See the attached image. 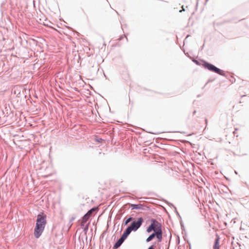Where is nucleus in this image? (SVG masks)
<instances>
[{"label":"nucleus","instance_id":"1","mask_svg":"<svg viewBox=\"0 0 249 249\" xmlns=\"http://www.w3.org/2000/svg\"><path fill=\"white\" fill-rule=\"evenodd\" d=\"M47 224V215L44 212L39 213L36 216V220L34 234L36 238H39L43 232Z\"/></svg>","mask_w":249,"mask_h":249},{"label":"nucleus","instance_id":"2","mask_svg":"<svg viewBox=\"0 0 249 249\" xmlns=\"http://www.w3.org/2000/svg\"><path fill=\"white\" fill-rule=\"evenodd\" d=\"M193 62L198 66H202L205 69L208 70L210 71L214 72L221 76H226L225 71L204 59H194L193 60Z\"/></svg>","mask_w":249,"mask_h":249},{"label":"nucleus","instance_id":"3","mask_svg":"<svg viewBox=\"0 0 249 249\" xmlns=\"http://www.w3.org/2000/svg\"><path fill=\"white\" fill-rule=\"evenodd\" d=\"M151 222L150 224L146 228V232L150 233L153 231H158L162 230V226L161 223L159 222L157 220L154 218H151L150 220Z\"/></svg>","mask_w":249,"mask_h":249},{"label":"nucleus","instance_id":"4","mask_svg":"<svg viewBox=\"0 0 249 249\" xmlns=\"http://www.w3.org/2000/svg\"><path fill=\"white\" fill-rule=\"evenodd\" d=\"M144 219L142 217H139L137 220H133L131 224L128 226L132 231H136L142 225Z\"/></svg>","mask_w":249,"mask_h":249},{"label":"nucleus","instance_id":"5","mask_svg":"<svg viewBox=\"0 0 249 249\" xmlns=\"http://www.w3.org/2000/svg\"><path fill=\"white\" fill-rule=\"evenodd\" d=\"M98 208L97 207L94 206L90 209L82 217V221L84 222H87L89 218L90 215L93 212L96 213L98 211Z\"/></svg>","mask_w":249,"mask_h":249},{"label":"nucleus","instance_id":"6","mask_svg":"<svg viewBox=\"0 0 249 249\" xmlns=\"http://www.w3.org/2000/svg\"><path fill=\"white\" fill-rule=\"evenodd\" d=\"M129 208L132 210H146L149 209V207L147 206H143L142 204H131Z\"/></svg>","mask_w":249,"mask_h":249},{"label":"nucleus","instance_id":"7","mask_svg":"<svg viewBox=\"0 0 249 249\" xmlns=\"http://www.w3.org/2000/svg\"><path fill=\"white\" fill-rule=\"evenodd\" d=\"M220 236L218 234H216L215 238L213 245V249H220Z\"/></svg>","mask_w":249,"mask_h":249},{"label":"nucleus","instance_id":"8","mask_svg":"<svg viewBox=\"0 0 249 249\" xmlns=\"http://www.w3.org/2000/svg\"><path fill=\"white\" fill-rule=\"evenodd\" d=\"M131 230L128 228V227H126V228L124 231L123 233L121 235V237L124 240H125V239L127 238V237L129 236V235L131 232Z\"/></svg>","mask_w":249,"mask_h":249},{"label":"nucleus","instance_id":"9","mask_svg":"<svg viewBox=\"0 0 249 249\" xmlns=\"http://www.w3.org/2000/svg\"><path fill=\"white\" fill-rule=\"evenodd\" d=\"M124 241L125 240H124L122 238L120 237L113 245V249H117L119 248Z\"/></svg>","mask_w":249,"mask_h":249},{"label":"nucleus","instance_id":"10","mask_svg":"<svg viewBox=\"0 0 249 249\" xmlns=\"http://www.w3.org/2000/svg\"><path fill=\"white\" fill-rule=\"evenodd\" d=\"M86 222H84V221H82V223L80 224L81 228L83 230V231L84 232V234L85 235H87V232L89 230V222L86 225Z\"/></svg>","mask_w":249,"mask_h":249},{"label":"nucleus","instance_id":"11","mask_svg":"<svg viewBox=\"0 0 249 249\" xmlns=\"http://www.w3.org/2000/svg\"><path fill=\"white\" fill-rule=\"evenodd\" d=\"M156 235L155 237L157 238V241L159 242H160L162 241V230L160 231H156Z\"/></svg>","mask_w":249,"mask_h":249},{"label":"nucleus","instance_id":"12","mask_svg":"<svg viewBox=\"0 0 249 249\" xmlns=\"http://www.w3.org/2000/svg\"><path fill=\"white\" fill-rule=\"evenodd\" d=\"M133 219V218L132 216H129L127 218L125 217L123 220L122 226L127 225L129 222L132 221Z\"/></svg>","mask_w":249,"mask_h":249},{"label":"nucleus","instance_id":"13","mask_svg":"<svg viewBox=\"0 0 249 249\" xmlns=\"http://www.w3.org/2000/svg\"><path fill=\"white\" fill-rule=\"evenodd\" d=\"M156 235V231H153L151 234L149 235V236L146 238V242H149L150 241H152Z\"/></svg>","mask_w":249,"mask_h":249},{"label":"nucleus","instance_id":"14","mask_svg":"<svg viewBox=\"0 0 249 249\" xmlns=\"http://www.w3.org/2000/svg\"><path fill=\"white\" fill-rule=\"evenodd\" d=\"M180 224L181 230H182V234H183L184 232H185V229L184 224H183L182 220H180Z\"/></svg>","mask_w":249,"mask_h":249},{"label":"nucleus","instance_id":"15","mask_svg":"<svg viewBox=\"0 0 249 249\" xmlns=\"http://www.w3.org/2000/svg\"><path fill=\"white\" fill-rule=\"evenodd\" d=\"M95 141L98 143H102L104 141V140L100 138H97L95 139Z\"/></svg>","mask_w":249,"mask_h":249},{"label":"nucleus","instance_id":"16","mask_svg":"<svg viewBox=\"0 0 249 249\" xmlns=\"http://www.w3.org/2000/svg\"><path fill=\"white\" fill-rule=\"evenodd\" d=\"M166 203L167 204H168V206H169L170 207H173L174 209H175V207H176L173 204H172V203L171 202H169V201H168L167 200H165Z\"/></svg>","mask_w":249,"mask_h":249},{"label":"nucleus","instance_id":"17","mask_svg":"<svg viewBox=\"0 0 249 249\" xmlns=\"http://www.w3.org/2000/svg\"><path fill=\"white\" fill-rule=\"evenodd\" d=\"M175 212L176 213V214L178 215V218L180 219V220H182L181 219V216L180 215L179 213H178V212L177 211V208L176 207H175Z\"/></svg>","mask_w":249,"mask_h":249},{"label":"nucleus","instance_id":"18","mask_svg":"<svg viewBox=\"0 0 249 249\" xmlns=\"http://www.w3.org/2000/svg\"><path fill=\"white\" fill-rule=\"evenodd\" d=\"M156 243L155 242L154 243H153L151 246H150V247H148V248L147 249H154V247H155L156 246Z\"/></svg>","mask_w":249,"mask_h":249},{"label":"nucleus","instance_id":"19","mask_svg":"<svg viewBox=\"0 0 249 249\" xmlns=\"http://www.w3.org/2000/svg\"><path fill=\"white\" fill-rule=\"evenodd\" d=\"M75 219V216H72L71 218L70 219V222H71L72 221H73Z\"/></svg>","mask_w":249,"mask_h":249},{"label":"nucleus","instance_id":"20","mask_svg":"<svg viewBox=\"0 0 249 249\" xmlns=\"http://www.w3.org/2000/svg\"><path fill=\"white\" fill-rule=\"evenodd\" d=\"M124 35L120 36L118 39H119V40H121L124 38Z\"/></svg>","mask_w":249,"mask_h":249},{"label":"nucleus","instance_id":"21","mask_svg":"<svg viewBox=\"0 0 249 249\" xmlns=\"http://www.w3.org/2000/svg\"><path fill=\"white\" fill-rule=\"evenodd\" d=\"M183 237L184 238V236H186V231H185V232H184V234H183Z\"/></svg>","mask_w":249,"mask_h":249},{"label":"nucleus","instance_id":"22","mask_svg":"<svg viewBox=\"0 0 249 249\" xmlns=\"http://www.w3.org/2000/svg\"><path fill=\"white\" fill-rule=\"evenodd\" d=\"M20 95V92H18V93L17 94V97H19Z\"/></svg>","mask_w":249,"mask_h":249},{"label":"nucleus","instance_id":"23","mask_svg":"<svg viewBox=\"0 0 249 249\" xmlns=\"http://www.w3.org/2000/svg\"><path fill=\"white\" fill-rule=\"evenodd\" d=\"M230 21V20H226L225 21H224L225 23H226V22H229Z\"/></svg>","mask_w":249,"mask_h":249},{"label":"nucleus","instance_id":"24","mask_svg":"<svg viewBox=\"0 0 249 249\" xmlns=\"http://www.w3.org/2000/svg\"><path fill=\"white\" fill-rule=\"evenodd\" d=\"M196 113V110H194L193 113V115H194Z\"/></svg>","mask_w":249,"mask_h":249},{"label":"nucleus","instance_id":"25","mask_svg":"<svg viewBox=\"0 0 249 249\" xmlns=\"http://www.w3.org/2000/svg\"><path fill=\"white\" fill-rule=\"evenodd\" d=\"M179 132L180 133H183V134L185 133V132H184V131H179Z\"/></svg>","mask_w":249,"mask_h":249},{"label":"nucleus","instance_id":"26","mask_svg":"<svg viewBox=\"0 0 249 249\" xmlns=\"http://www.w3.org/2000/svg\"><path fill=\"white\" fill-rule=\"evenodd\" d=\"M204 46V44H203V45H202V46L201 47V50H202V49H203V48Z\"/></svg>","mask_w":249,"mask_h":249},{"label":"nucleus","instance_id":"27","mask_svg":"<svg viewBox=\"0 0 249 249\" xmlns=\"http://www.w3.org/2000/svg\"><path fill=\"white\" fill-rule=\"evenodd\" d=\"M182 11H185V9H184L183 8V9H182ZM181 11H182V10L179 11V12H181Z\"/></svg>","mask_w":249,"mask_h":249},{"label":"nucleus","instance_id":"28","mask_svg":"<svg viewBox=\"0 0 249 249\" xmlns=\"http://www.w3.org/2000/svg\"><path fill=\"white\" fill-rule=\"evenodd\" d=\"M190 249H191V244L189 243Z\"/></svg>","mask_w":249,"mask_h":249},{"label":"nucleus","instance_id":"29","mask_svg":"<svg viewBox=\"0 0 249 249\" xmlns=\"http://www.w3.org/2000/svg\"><path fill=\"white\" fill-rule=\"evenodd\" d=\"M197 1H198V0H197ZM198 5V1H197V3H196V6H197Z\"/></svg>","mask_w":249,"mask_h":249},{"label":"nucleus","instance_id":"30","mask_svg":"<svg viewBox=\"0 0 249 249\" xmlns=\"http://www.w3.org/2000/svg\"><path fill=\"white\" fill-rule=\"evenodd\" d=\"M149 133H151V134H154V133L152 132H149Z\"/></svg>","mask_w":249,"mask_h":249},{"label":"nucleus","instance_id":"31","mask_svg":"<svg viewBox=\"0 0 249 249\" xmlns=\"http://www.w3.org/2000/svg\"><path fill=\"white\" fill-rule=\"evenodd\" d=\"M244 96H246V95H242V96H241V97H244Z\"/></svg>","mask_w":249,"mask_h":249},{"label":"nucleus","instance_id":"32","mask_svg":"<svg viewBox=\"0 0 249 249\" xmlns=\"http://www.w3.org/2000/svg\"><path fill=\"white\" fill-rule=\"evenodd\" d=\"M205 122L206 123H207V120L206 119H205Z\"/></svg>","mask_w":249,"mask_h":249},{"label":"nucleus","instance_id":"33","mask_svg":"<svg viewBox=\"0 0 249 249\" xmlns=\"http://www.w3.org/2000/svg\"><path fill=\"white\" fill-rule=\"evenodd\" d=\"M235 173L236 174H237V172L236 171H235Z\"/></svg>","mask_w":249,"mask_h":249},{"label":"nucleus","instance_id":"34","mask_svg":"<svg viewBox=\"0 0 249 249\" xmlns=\"http://www.w3.org/2000/svg\"><path fill=\"white\" fill-rule=\"evenodd\" d=\"M125 38H126V41H128V39H127V37H125Z\"/></svg>","mask_w":249,"mask_h":249},{"label":"nucleus","instance_id":"35","mask_svg":"<svg viewBox=\"0 0 249 249\" xmlns=\"http://www.w3.org/2000/svg\"><path fill=\"white\" fill-rule=\"evenodd\" d=\"M208 1V0H206L205 2H207Z\"/></svg>","mask_w":249,"mask_h":249},{"label":"nucleus","instance_id":"36","mask_svg":"<svg viewBox=\"0 0 249 249\" xmlns=\"http://www.w3.org/2000/svg\"><path fill=\"white\" fill-rule=\"evenodd\" d=\"M4 2H3L2 3H1V5L3 4H4Z\"/></svg>","mask_w":249,"mask_h":249},{"label":"nucleus","instance_id":"37","mask_svg":"<svg viewBox=\"0 0 249 249\" xmlns=\"http://www.w3.org/2000/svg\"><path fill=\"white\" fill-rule=\"evenodd\" d=\"M26 97H27V95H25V98H26Z\"/></svg>","mask_w":249,"mask_h":249},{"label":"nucleus","instance_id":"38","mask_svg":"<svg viewBox=\"0 0 249 249\" xmlns=\"http://www.w3.org/2000/svg\"><path fill=\"white\" fill-rule=\"evenodd\" d=\"M106 1H108L107 0H106Z\"/></svg>","mask_w":249,"mask_h":249}]
</instances>
